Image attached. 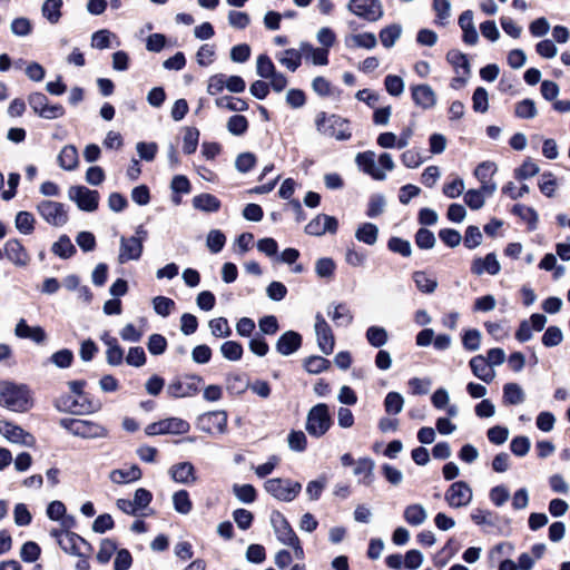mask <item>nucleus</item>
I'll return each mask as SVG.
<instances>
[{
  "instance_id": "1",
  "label": "nucleus",
  "mask_w": 570,
  "mask_h": 570,
  "mask_svg": "<svg viewBox=\"0 0 570 570\" xmlns=\"http://www.w3.org/2000/svg\"><path fill=\"white\" fill-rule=\"evenodd\" d=\"M0 405L17 413L27 412L33 405L29 387L26 384L0 381Z\"/></svg>"
},
{
  "instance_id": "2",
  "label": "nucleus",
  "mask_w": 570,
  "mask_h": 570,
  "mask_svg": "<svg viewBox=\"0 0 570 570\" xmlns=\"http://www.w3.org/2000/svg\"><path fill=\"white\" fill-rule=\"evenodd\" d=\"M355 163L361 170L375 180H384L386 178L385 170L392 171L395 168L394 160L387 153H383L379 157L381 168L376 165L375 153L371 150L358 153L355 157Z\"/></svg>"
},
{
  "instance_id": "3",
  "label": "nucleus",
  "mask_w": 570,
  "mask_h": 570,
  "mask_svg": "<svg viewBox=\"0 0 570 570\" xmlns=\"http://www.w3.org/2000/svg\"><path fill=\"white\" fill-rule=\"evenodd\" d=\"M59 424L73 436L81 439H105L109 434L107 428L89 420L63 417L59 421Z\"/></svg>"
},
{
  "instance_id": "4",
  "label": "nucleus",
  "mask_w": 570,
  "mask_h": 570,
  "mask_svg": "<svg viewBox=\"0 0 570 570\" xmlns=\"http://www.w3.org/2000/svg\"><path fill=\"white\" fill-rule=\"evenodd\" d=\"M315 126L322 135L337 140H347L352 136L348 121L336 115H327L323 111L317 114Z\"/></svg>"
},
{
  "instance_id": "5",
  "label": "nucleus",
  "mask_w": 570,
  "mask_h": 570,
  "mask_svg": "<svg viewBox=\"0 0 570 570\" xmlns=\"http://www.w3.org/2000/svg\"><path fill=\"white\" fill-rule=\"evenodd\" d=\"M331 426L332 417L325 403H318L308 411L305 429L309 435L321 438Z\"/></svg>"
},
{
  "instance_id": "6",
  "label": "nucleus",
  "mask_w": 570,
  "mask_h": 570,
  "mask_svg": "<svg viewBox=\"0 0 570 570\" xmlns=\"http://www.w3.org/2000/svg\"><path fill=\"white\" fill-rule=\"evenodd\" d=\"M264 489L278 501L292 502L299 494L302 484L291 479L274 478L265 481Z\"/></svg>"
},
{
  "instance_id": "7",
  "label": "nucleus",
  "mask_w": 570,
  "mask_h": 570,
  "mask_svg": "<svg viewBox=\"0 0 570 570\" xmlns=\"http://www.w3.org/2000/svg\"><path fill=\"white\" fill-rule=\"evenodd\" d=\"M39 216L53 227H62L68 223L69 215L65 204L53 200H41L36 205Z\"/></svg>"
},
{
  "instance_id": "8",
  "label": "nucleus",
  "mask_w": 570,
  "mask_h": 570,
  "mask_svg": "<svg viewBox=\"0 0 570 570\" xmlns=\"http://www.w3.org/2000/svg\"><path fill=\"white\" fill-rule=\"evenodd\" d=\"M347 10L368 22L380 20L384 14L383 6L380 0H350Z\"/></svg>"
},
{
  "instance_id": "9",
  "label": "nucleus",
  "mask_w": 570,
  "mask_h": 570,
  "mask_svg": "<svg viewBox=\"0 0 570 570\" xmlns=\"http://www.w3.org/2000/svg\"><path fill=\"white\" fill-rule=\"evenodd\" d=\"M56 407L61 412L82 415L100 410V404L76 395H63L56 401Z\"/></svg>"
},
{
  "instance_id": "10",
  "label": "nucleus",
  "mask_w": 570,
  "mask_h": 570,
  "mask_svg": "<svg viewBox=\"0 0 570 570\" xmlns=\"http://www.w3.org/2000/svg\"><path fill=\"white\" fill-rule=\"evenodd\" d=\"M190 425L180 417H168L158 422L150 423L146 426L145 433L149 436L163 434H185L189 431Z\"/></svg>"
},
{
  "instance_id": "11",
  "label": "nucleus",
  "mask_w": 570,
  "mask_h": 570,
  "mask_svg": "<svg viewBox=\"0 0 570 570\" xmlns=\"http://www.w3.org/2000/svg\"><path fill=\"white\" fill-rule=\"evenodd\" d=\"M472 499V488L465 481L453 482L444 493V500L452 509L465 508Z\"/></svg>"
},
{
  "instance_id": "12",
  "label": "nucleus",
  "mask_w": 570,
  "mask_h": 570,
  "mask_svg": "<svg viewBox=\"0 0 570 570\" xmlns=\"http://www.w3.org/2000/svg\"><path fill=\"white\" fill-rule=\"evenodd\" d=\"M28 101L32 110L45 119H57L65 112L61 105H50L48 98L41 92L31 94Z\"/></svg>"
},
{
  "instance_id": "13",
  "label": "nucleus",
  "mask_w": 570,
  "mask_h": 570,
  "mask_svg": "<svg viewBox=\"0 0 570 570\" xmlns=\"http://www.w3.org/2000/svg\"><path fill=\"white\" fill-rule=\"evenodd\" d=\"M69 198L77 204L79 209L95 212L99 204V193L85 186H72L68 190Z\"/></svg>"
},
{
  "instance_id": "14",
  "label": "nucleus",
  "mask_w": 570,
  "mask_h": 570,
  "mask_svg": "<svg viewBox=\"0 0 570 570\" xmlns=\"http://www.w3.org/2000/svg\"><path fill=\"white\" fill-rule=\"evenodd\" d=\"M144 237H125L119 240V253L117 261L119 264H126L129 261H138L144 250Z\"/></svg>"
},
{
  "instance_id": "15",
  "label": "nucleus",
  "mask_w": 570,
  "mask_h": 570,
  "mask_svg": "<svg viewBox=\"0 0 570 570\" xmlns=\"http://www.w3.org/2000/svg\"><path fill=\"white\" fill-rule=\"evenodd\" d=\"M0 434L11 443L29 448L33 446L36 443L33 435L26 432L21 426L7 420H0Z\"/></svg>"
},
{
  "instance_id": "16",
  "label": "nucleus",
  "mask_w": 570,
  "mask_h": 570,
  "mask_svg": "<svg viewBox=\"0 0 570 570\" xmlns=\"http://www.w3.org/2000/svg\"><path fill=\"white\" fill-rule=\"evenodd\" d=\"M200 383L202 379L196 375L177 380L167 386V393L175 399L189 397L197 394Z\"/></svg>"
},
{
  "instance_id": "17",
  "label": "nucleus",
  "mask_w": 570,
  "mask_h": 570,
  "mask_svg": "<svg viewBox=\"0 0 570 570\" xmlns=\"http://www.w3.org/2000/svg\"><path fill=\"white\" fill-rule=\"evenodd\" d=\"M198 423L207 433L224 434L227 431V413L225 411L204 413L198 417Z\"/></svg>"
},
{
  "instance_id": "18",
  "label": "nucleus",
  "mask_w": 570,
  "mask_h": 570,
  "mask_svg": "<svg viewBox=\"0 0 570 570\" xmlns=\"http://www.w3.org/2000/svg\"><path fill=\"white\" fill-rule=\"evenodd\" d=\"M314 328L320 350L326 355L331 354L334 350V336L330 325L321 314L315 317Z\"/></svg>"
},
{
  "instance_id": "19",
  "label": "nucleus",
  "mask_w": 570,
  "mask_h": 570,
  "mask_svg": "<svg viewBox=\"0 0 570 570\" xmlns=\"http://www.w3.org/2000/svg\"><path fill=\"white\" fill-rule=\"evenodd\" d=\"M501 271L500 262L494 253L485 255V257H475L471 264V272L481 276L483 274L498 275Z\"/></svg>"
},
{
  "instance_id": "20",
  "label": "nucleus",
  "mask_w": 570,
  "mask_h": 570,
  "mask_svg": "<svg viewBox=\"0 0 570 570\" xmlns=\"http://www.w3.org/2000/svg\"><path fill=\"white\" fill-rule=\"evenodd\" d=\"M4 256L17 267H26L30 262L27 249L18 239H9L4 244Z\"/></svg>"
},
{
  "instance_id": "21",
  "label": "nucleus",
  "mask_w": 570,
  "mask_h": 570,
  "mask_svg": "<svg viewBox=\"0 0 570 570\" xmlns=\"http://www.w3.org/2000/svg\"><path fill=\"white\" fill-rule=\"evenodd\" d=\"M414 104L422 109H431L436 105V94L430 85H415L411 87Z\"/></svg>"
},
{
  "instance_id": "22",
  "label": "nucleus",
  "mask_w": 570,
  "mask_h": 570,
  "mask_svg": "<svg viewBox=\"0 0 570 570\" xmlns=\"http://www.w3.org/2000/svg\"><path fill=\"white\" fill-rule=\"evenodd\" d=\"M336 229L337 220L324 214L316 216L305 226V232L313 236H321L326 232L335 233Z\"/></svg>"
},
{
  "instance_id": "23",
  "label": "nucleus",
  "mask_w": 570,
  "mask_h": 570,
  "mask_svg": "<svg viewBox=\"0 0 570 570\" xmlns=\"http://www.w3.org/2000/svg\"><path fill=\"white\" fill-rule=\"evenodd\" d=\"M168 474L175 482L181 484H193L197 480L195 468L190 462H180L171 465Z\"/></svg>"
},
{
  "instance_id": "24",
  "label": "nucleus",
  "mask_w": 570,
  "mask_h": 570,
  "mask_svg": "<svg viewBox=\"0 0 570 570\" xmlns=\"http://www.w3.org/2000/svg\"><path fill=\"white\" fill-rule=\"evenodd\" d=\"M469 365L473 375L487 384L491 383L497 376L494 368L489 365L483 355L472 357Z\"/></svg>"
},
{
  "instance_id": "25",
  "label": "nucleus",
  "mask_w": 570,
  "mask_h": 570,
  "mask_svg": "<svg viewBox=\"0 0 570 570\" xmlns=\"http://www.w3.org/2000/svg\"><path fill=\"white\" fill-rule=\"evenodd\" d=\"M302 344V336L294 331H287L281 335L276 343V350L282 355H291L295 353Z\"/></svg>"
},
{
  "instance_id": "26",
  "label": "nucleus",
  "mask_w": 570,
  "mask_h": 570,
  "mask_svg": "<svg viewBox=\"0 0 570 570\" xmlns=\"http://www.w3.org/2000/svg\"><path fill=\"white\" fill-rule=\"evenodd\" d=\"M272 525L276 533L277 539L283 543L287 544L297 538L292 527L285 519V517L281 513H275L272 515Z\"/></svg>"
},
{
  "instance_id": "27",
  "label": "nucleus",
  "mask_w": 570,
  "mask_h": 570,
  "mask_svg": "<svg viewBox=\"0 0 570 570\" xmlns=\"http://www.w3.org/2000/svg\"><path fill=\"white\" fill-rule=\"evenodd\" d=\"M78 543H83L91 550V546L80 535L75 532L65 531L62 538L58 540L59 547L68 554H72L76 557H81V552L79 551Z\"/></svg>"
},
{
  "instance_id": "28",
  "label": "nucleus",
  "mask_w": 570,
  "mask_h": 570,
  "mask_svg": "<svg viewBox=\"0 0 570 570\" xmlns=\"http://www.w3.org/2000/svg\"><path fill=\"white\" fill-rule=\"evenodd\" d=\"M14 334L20 338H29L37 344L43 343L46 340V333L40 326L31 327L23 318L17 323Z\"/></svg>"
},
{
  "instance_id": "29",
  "label": "nucleus",
  "mask_w": 570,
  "mask_h": 570,
  "mask_svg": "<svg viewBox=\"0 0 570 570\" xmlns=\"http://www.w3.org/2000/svg\"><path fill=\"white\" fill-rule=\"evenodd\" d=\"M140 478L141 470L136 464L129 468L115 469L109 473L110 481L117 484L134 482L139 480Z\"/></svg>"
},
{
  "instance_id": "30",
  "label": "nucleus",
  "mask_w": 570,
  "mask_h": 570,
  "mask_svg": "<svg viewBox=\"0 0 570 570\" xmlns=\"http://www.w3.org/2000/svg\"><path fill=\"white\" fill-rule=\"evenodd\" d=\"M301 49L303 57L311 60L315 66H326L328 63V50L326 48H315L311 43L302 41Z\"/></svg>"
},
{
  "instance_id": "31",
  "label": "nucleus",
  "mask_w": 570,
  "mask_h": 570,
  "mask_svg": "<svg viewBox=\"0 0 570 570\" xmlns=\"http://www.w3.org/2000/svg\"><path fill=\"white\" fill-rule=\"evenodd\" d=\"M102 341L107 346V351H106L107 363L112 366L120 365L124 360V350L118 344V341L115 337H110L109 335H105L102 337Z\"/></svg>"
},
{
  "instance_id": "32",
  "label": "nucleus",
  "mask_w": 570,
  "mask_h": 570,
  "mask_svg": "<svg viewBox=\"0 0 570 570\" xmlns=\"http://www.w3.org/2000/svg\"><path fill=\"white\" fill-rule=\"evenodd\" d=\"M345 45L348 48L373 49L377 45V39L372 32L353 33L345 38Z\"/></svg>"
},
{
  "instance_id": "33",
  "label": "nucleus",
  "mask_w": 570,
  "mask_h": 570,
  "mask_svg": "<svg viewBox=\"0 0 570 570\" xmlns=\"http://www.w3.org/2000/svg\"><path fill=\"white\" fill-rule=\"evenodd\" d=\"M58 164L65 170H73L78 167V150L73 145L65 146L58 155Z\"/></svg>"
},
{
  "instance_id": "34",
  "label": "nucleus",
  "mask_w": 570,
  "mask_h": 570,
  "mask_svg": "<svg viewBox=\"0 0 570 570\" xmlns=\"http://www.w3.org/2000/svg\"><path fill=\"white\" fill-rule=\"evenodd\" d=\"M404 520L413 527L423 524L428 519V512L422 504H410L404 509Z\"/></svg>"
},
{
  "instance_id": "35",
  "label": "nucleus",
  "mask_w": 570,
  "mask_h": 570,
  "mask_svg": "<svg viewBox=\"0 0 570 570\" xmlns=\"http://www.w3.org/2000/svg\"><path fill=\"white\" fill-rule=\"evenodd\" d=\"M373 471H374V462L368 458L360 459L355 462V468L353 473L357 476H361L358 480L360 483L365 485H371L373 482Z\"/></svg>"
},
{
  "instance_id": "36",
  "label": "nucleus",
  "mask_w": 570,
  "mask_h": 570,
  "mask_svg": "<svg viewBox=\"0 0 570 570\" xmlns=\"http://www.w3.org/2000/svg\"><path fill=\"white\" fill-rule=\"evenodd\" d=\"M525 400V393L518 383H507L503 385V403L507 405H518Z\"/></svg>"
},
{
  "instance_id": "37",
  "label": "nucleus",
  "mask_w": 570,
  "mask_h": 570,
  "mask_svg": "<svg viewBox=\"0 0 570 570\" xmlns=\"http://www.w3.org/2000/svg\"><path fill=\"white\" fill-rule=\"evenodd\" d=\"M302 58L303 52L301 46L298 49H286L279 56H277L279 63L292 72H294L301 66Z\"/></svg>"
},
{
  "instance_id": "38",
  "label": "nucleus",
  "mask_w": 570,
  "mask_h": 570,
  "mask_svg": "<svg viewBox=\"0 0 570 570\" xmlns=\"http://www.w3.org/2000/svg\"><path fill=\"white\" fill-rule=\"evenodd\" d=\"M14 226L22 235H31L35 230L36 218L30 212H18L14 218Z\"/></svg>"
},
{
  "instance_id": "39",
  "label": "nucleus",
  "mask_w": 570,
  "mask_h": 570,
  "mask_svg": "<svg viewBox=\"0 0 570 570\" xmlns=\"http://www.w3.org/2000/svg\"><path fill=\"white\" fill-rule=\"evenodd\" d=\"M417 289L425 294H432L438 287V281L435 277L429 275L425 272L417 271L412 276Z\"/></svg>"
},
{
  "instance_id": "40",
  "label": "nucleus",
  "mask_w": 570,
  "mask_h": 570,
  "mask_svg": "<svg viewBox=\"0 0 570 570\" xmlns=\"http://www.w3.org/2000/svg\"><path fill=\"white\" fill-rule=\"evenodd\" d=\"M365 337L371 346L380 348L387 343L389 333L382 326L372 325L366 330Z\"/></svg>"
},
{
  "instance_id": "41",
  "label": "nucleus",
  "mask_w": 570,
  "mask_h": 570,
  "mask_svg": "<svg viewBox=\"0 0 570 570\" xmlns=\"http://www.w3.org/2000/svg\"><path fill=\"white\" fill-rule=\"evenodd\" d=\"M193 205L196 209L213 213L219 209L220 202L214 195L200 194L193 198Z\"/></svg>"
},
{
  "instance_id": "42",
  "label": "nucleus",
  "mask_w": 570,
  "mask_h": 570,
  "mask_svg": "<svg viewBox=\"0 0 570 570\" xmlns=\"http://www.w3.org/2000/svg\"><path fill=\"white\" fill-rule=\"evenodd\" d=\"M379 228L372 223L362 224L355 232V238L367 245H374L377 240Z\"/></svg>"
},
{
  "instance_id": "43",
  "label": "nucleus",
  "mask_w": 570,
  "mask_h": 570,
  "mask_svg": "<svg viewBox=\"0 0 570 570\" xmlns=\"http://www.w3.org/2000/svg\"><path fill=\"white\" fill-rule=\"evenodd\" d=\"M402 35V27L399 23L386 26L380 31V40L385 48H392Z\"/></svg>"
},
{
  "instance_id": "44",
  "label": "nucleus",
  "mask_w": 570,
  "mask_h": 570,
  "mask_svg": "<svg viewBox=\"0 0 570 570\" xmlns=\"http://www.w3.org/2000/svg\"><path fill=\"white\" fill-rule=\"evenodd\" d=\"M62 0H46L41 7L42 16L52 24L61 18Z\"/></svg>"
},
{
  "instance_id": "45",
  "label": "nucleus",
  "mask_w": 570,
  "mask_h": 570,
  "mask_svg": "<svg viewBox=\"0 0 570 570\" xmlns=\"http://www.w3.org/2000/svg\"><path fill=\"white\" fill-rule=\"evenodd\" d=\"M328 316L340 326H347L353 322V314L345 304H337L333 311H328Z\"/></svg>"
},
{
  "instance_id": "46",
  "label": "nucleus",
  "mask_w": 570,
  "mask_h": 570,
  "mask_svg": "<svg viewBox=\"0 0 570 570\" xmlns=\"http://www.w3.org/2000/svg\"><path fill=\"white\" fill-rule=\"evenodd\" d=\"M512 213L524 220L529 225L530 229L537 228L538 214L533 208L522 204H517L513 206Z\"/></svg>"
},
{
  "instance_id": "47",
  "label": "nucleus",
  "mask_w": 570,
  "mask_h": 570,
  "mask_svg": "<svg viewBox=\"0 0 570 570\" xmlns=\"http://www.w3.org/2000/svg\"><path fill=\"white\" fill-rule=\"evenodd\" d=\"M173 504L176 512L188 514L193 509V503L186 490H179L173 494Z\"/></svg>"
},
{
  "instance_id": "48",
  "label": "nucleus",
  "mask_w": 570,
  "mask_h": 570,
  "mask_svg": "<svg viewBox=\"0 0 570 570\" xmlns=\"http://www.w3.org/2000/svg\"><path fill=\"white\" fill-rule=\"evenodd\" d=\"M52 252L61 258H69L76 253V248L70 238L62 235L56 243H53Z\"/></svg>"
},
{
  "instance_id": "49",
  "label": "nucleus",
  "mask_w": 570,
  "mask_h": 570,
  "mask_svg": "<svg viewBox=\"0 0 570 570\" xmlns=\"http://www.w3.org/2000/svg\"><path fill=\"white\" fill-rule=\"evenodd\" d=\"M514 114L517 117L522 119H532L537 116L538 110L534 100L532 99H523L517 102L514 108Z\"/></svg>"
},
{
  "instance_id": "50",
  "label": "nucleus",
  "mask_w": 570,
  "mask_h": 570,
  "mask_svg": "<svg viewBox=\"0 0 570 570\" xmlns=\"http://www.w3.org/2000/svg\"><path fill=\"white\" fill-rule=\"evenodd\" d=\"M243 346L238 342L227 341L222 344L220 353L228 361H239L243 356Z\"/></svg>"
},
{
  "instance_id": "51",
  "label": "nucleus",
  "mask_w": 570,
  "mask_h": 570,
  "mask_svg": "<svg viewBox=\"0 0 570 570\" xmlns=\"http://www.w3.org/2000/svg\"><path fill=\"white\" fill-rule=\"evenodd\" d=\"M446 60L454 67L456 72L463 69V73H470V63L465 55L458 50H450L446 55Z\"/></svg>"
},
{
  "instance_id": "52",
  "label": "nucleus",
  "mask_w": 570,
  "mask_h": 570,
  "mask_svg": "<svg viewBox=\"0 0 570 570\" xmlns=\"http://www.w3.org/2000/svg\"><path fill=\"white\" fill-rule=\"evenodd\" d=\"M404 406V399L397 392H390L386 394L384 400V407L389 414H399L402 412Z\"/></svg>"
},
{
  "instance_id": "53",
  "label": "nucleus",
  "mask_w": 570,
  "mask_h": 570,
  "mask_svg": "<svg viewBox=\"0 0 570 570\" xmlns=\"http://www.w3.org/2000/svg\"><path fill=\"white\" fill-rule=\"evenodd\" d=\"M117 551V543L111 539H104L100 542L99 551L96 556L97 561L106 564L110 561L112 554Z\"/></svg>"
},
{
  "instance_id": "54",
  "label": "nucleus",
  "mask_w": 570,
  "mask_h": 570,
  "mask_svg": "<svg viewBox=\"0 0 570 570\" xmlns=\"http://www.w3.org/2000/svg\"><path fill=\"white\" fill-rule=\"evenodd\" d=\"M208 327L215 337H228L232 334L228 321L225 317H216L209 321Z\"/></svg>"
},
{
  "instance_id": "55",
  "label": "nucleus",
  "mask_w": 570,
  "mask_h": 570,
  "mask_svg": "<svg viewBox=\"0 0 570 570\" xmlns=\"http://www.w3.org/2000/svg\"><path fill=\"white\" fill-rule=\"evenodd\" d=\"M276 71L277 70L268 56L261 55L257 57L256 72L259 77L269 79Z\"/></svg>"
},
{
  "instance_id": "56",
  "label": "nucleus",
  "mask_w": 570,
  "mask_h": 570,
  "mask_svg": "<svg viewBox=\"0 0 570 570\" xmlns=\"http://www.w3.org/2000/svg\"><path fill=\"white\" fill-rule=\"evenodd\" d=\"M215 104L218 108H226L233 111H245L248 108L244 100L228 96L217 98Z\"/></svg>"
},
{
  "instance_id": "57",
  "label": "nucleus",
  "mask_w": 570,
  "mask_h": 570,
  "mask_svg": "<svg viewBox=\"0 0 570 570\" xmlns=\"http://www.w3.org/2000/svg\"><path fill=\"white\" fill-rule=\"evenodd\" d=\"M235 497L243 503H252L256 499V490L250 484H235L233 487Z\"/></svg>"
},
{
  "instance_id": "58",
  "label": "nucleus",
  "mask_w": 570,
  "mask_h": 570,
  "mask_svg": "<svg viewBox=\"0 0 570 570\" xmlns=\"http://www.w3.org/2000/svg\"><path fill=\"white\" fill-rule=\"evenodd\" d=\"M473 109L476 112H485L489 109V95L483 87H478L472 96Z\"/></svg>"
},
{
  "instance_id": "59",
  "label": "nucleus",
  "mask_w": 570,
  "mask_h": 570,
  "mask_svg": "<svg viewBox=\"0 0 570 570\" xmlns=\"http://www.w3.org/2000/svg\"><path fill=\"white\" fill-rule=\"evenodd\" d=\"M539 166L531 159H527L520 167L514 170V177L519 180H525L539 173Z\"/></svg>"
},
{
  "instance_id": "60",
  "label": "nucleus",
  "mask_w": 570,
  "mask_h": 570,
  "mask_svg": "<svg viewBox=\"0 0 570 570\" xmlns=\"http://www.w3.org/2000/svg\"><path fill=\"white\" fill-rule=\"evenodd\" d=\"M330 365V362L322 356H309L304 361L305 370L311 374H318L325 371Z\"/></svg>"
},
{
  "instance_id": "61",
  "label": "nucleus",
  "mask_w": 570,
  "mask_h": 570,
  "mask_svg": "<svg viewBox=\"0 0 570 570\" xmlns=\"http://www.w3.org/2000/svg\"><path fill=\"white\" fill-rule=\"evenodd\" d=\"M335 263L332 258H320L315 263V272L321 278H332L335 271Z\"/></svg>"
},
{
  "instance_id": "62",
  "label": "nucleus",
  "mask_w": 570,
  "mask_h": 570,
  "mask_svg": "<svg viewBox=\"0 0 570 570\" xmlns=\"http://www.w3.org/2000/svg\"><path fill=\"white\" fill-rule=\"evenodd\" d=\"M10 30L17 37H26L31 33L32 23L28 18L19 17L12 20Z\"/></svg>"
},
{
  "instance_id": "63",
  "label": "nucleus",
  "mask_w": 570,
  "mask_h": 570,
  "mask_svg": "<svg viewBox=\"0 0 570 570\" xmlns=\"http://www.w3.org/2000/svg\"><path fill=\"white\" fill-rule=\"evenodd\" d=\"M153 306H154L155 312L158 315H160L163 317H166L174 309L175 302L171 298H168V297H165V296H156L153 299Z\"/></svg>"
},
{
  "instance_id": "64",
  "label": "nucleus",
  "mask_w": 570,
  "mask_h": 570,
  "mask_svg": "<svg viewBox=\"0 0 570 570\" xmlns=\"http://www.w3.org/2000/svg\"><path fill=\"white\" fill-rule=\"evenodd\" d=\"M384 85H385L386 91L391 96H394V97L401 96L403 94L404 87H405L403 79L401 77L394 76V75L386 76L385 80H384Z\"/></svg>"
}]
</instances>
